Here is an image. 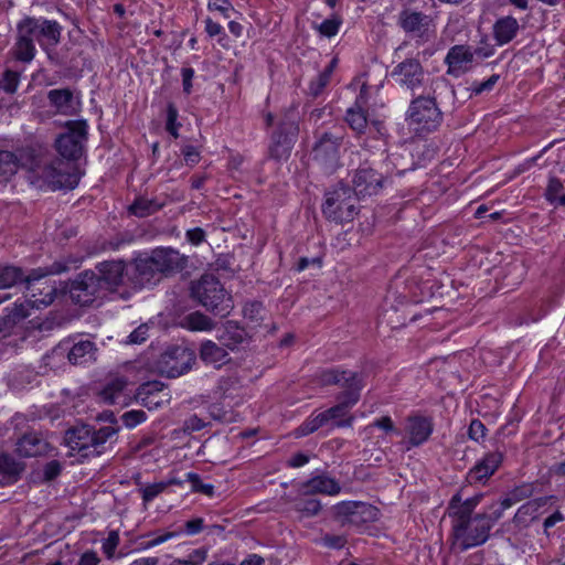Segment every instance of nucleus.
Masks as SVG:
<instances>
[{
  "label": "nucleus",
  "instance_id": "f257e3e1",
  "mask_svg": "<svg viewBox=\"0 0 565 565\" xmlns=\"http://www.w3.org/2000/svg\"><path fill=\"white\" fill-rule=\"evenodd\" d=\"M66 131L55 140V149L61 159H55L43 168L42 177L53 190L77 186L81 175L75 162L83 156L88 139V125L86 120H70L65 125Z\"/></svg>",
  "mask_w": 565,
  "mask_h": 565
},
{
  "label": "nucleus",
  "instance_id": "f03ea898",
  "mask_svg": "<svg viewBox=\"0 0 565 565\" xmlns=\"http://www.w3.org/2000/svg\"><path fill=\"white\" fill-rule=\"evenodd\" d=\"M62 26L55 20L26 15L17 23V35L11 49L13 57L30 63L36 53L35 42L46 50L61 41Z\"/></svg>",
  "mask_w": 565,
  "mask_h": 565
},
{
  "label": "nucleus",
  "instance_id": "7ed1b4c3",
  "mask_svg": "<svg viewBox=\"0 0 565 565\" xmlns=\"http://www.w3.org/2000/svg\"><path fill=\"white\" fill-rule=\"evenodd\" d=\"M117 433L118 427L115 425L103 426L99 429L79 425L66 431L65 443L72 451H77L82 457H94L105 451L106 443Z\"/></svg>",
  "mask_w": 565,
  "mask_h": 565
},
{
  "label": "nucleus",
  "instance_id": "20e7f679",
  "mask_svg": "<svg viewBox=\"0 0 565 565\" xmlns=\"http://www.w3.org/2000/svg\"><path fill=\"white\" fill-rule=\"evenodd\" d=\"M191 296L206 310L221 317H226L233 309L232 296L212 274H204L191 282Z\"/></svg>",
  "mask_w": 565,
  "mask_h": 565
},
{
  "label": "nucleus",
  "instance_id": "39448f33",
  "mask_svg": "<svg viewBox=\"0 0 565 565\" xmlns=\"http://www.w3.org/2000/svg\"><path fill=\"white\" fill-rule=\"evenodd\" d=\"M360 199L351 186L339 183L332 190L324 193V202L321 205L323 216L337 224L349 223L359 214Z\"/></svg>",
  "mask_w": 565,
  "mask_h": 565
},
{
  "label": "nucleus",
  "instance_id": "423d86ee",
  "mask_svg": "<svg viewBox=\"0 0 565 565\" xmlns=\"http://www.w3.org/2000/svg\"><path fill=\"white\" fill-rule=\"evenodd\" d=\"M444 119L436 97L418 94L407 108L405 120L417 135H427L438 129Z\"/></svg>",
  "mask_w": 565,
  "mask_h": 565
},
{
  "label": "nucleus",
  "instance_id": "0eeeda50",
  "mask_svg": "<svg viewBox=\"0 0 565 565\" xmlns=\"http://www.w3.org/2000/svg\"><path fill=\"white\" fill-rule=\"evenodd\" d=\"M396 159L397 157L395 154L388 156L380 170L374 169L366 162L362 163L355 170L352 178L353 186L351 189L356 196L359 199H363L379 194L383 189L385 181L393 173V168L391 166H396Z\"/></svg>",
  "mask_w": 565,
  "mask_h": 565
},
{
  "label": "nucleus",
  "instance_id": "6e6552de",
  "mask_svg": "<svg viewBox=\"0 0 565 565\" xmlns=\"http://www.w3.org/2000/svg\"><path fill=\"white\" fill-rule=\"evenodd\" d=\"M391 77L397 86L407 89L412 95L424 93L428 83L430 86L438 83L431 79L419 60L409 57L399 62L391 72Z\"/></svg>",
  "mask_w": 565,
  "mask_h": 565
},
{
  "label": "nucleus",
  "instance_id": "1a4fd4ad",
  "mask_svg": "<svg viewBox=\"0 0 565 565\" xmlns=\"http://www.w3.org/2000/svg\"><path fill=\"white\" fill-rule=\"evenodd\" d=\"M343 135L340 132H322L313 148L312 159L327 174H331L340 167V148Z\"/></svg>",
  "mask_w": 565,
  "mask_h": 565
},
{
  "label": "nucleus",
  "instance_id": "9d476101",
  "mask_svg": "<svg viewBox=\"0 0 565 565\" xmlns=\"http://www.w3.org/2000/svg\"><path fill=\"white\" fill-rule=\"evenodd\" d=\"M97 273L84 270L79 273L70 286L71 299L79 306H90L107 296Z\"/></svg>",
  "mask_w": 565,
  "mask_h": 565
},
{
  "label": "nucleus",
  "instance_id": "9b49d317",
  "mask_svg": "<svg viewBox=\"0 0 565 565\" xmlns=\"http://www.w3.org/2000/svg\"><path fill=\"white\" fill-rule=\"evenodd\" d=\"M299 126L295 113H288L279 121L277 129L273 132L269 157L280 161L290 156L291 149L297 140Z\"/></svg>",
  "mask_w": 565,
  "mask_h": 565
},
{
  "label": "nucleus",
  "instance_id": "f8f14e48",
  "mask_svg": "<svg viewBox=\"0 0 565 565\" xmlns=\"http://www.w3.org/2000/svg\"><path fill=\"white\" fill-rule=\"evenodd\" d=\"M490 522L486 513L473 515L472 520L452 525V534L461 551L482 545L489 539Z\"/></svg>",
  "mask_w": 565,
  "mask_h": 565
},
{
  "label": "nucleus",
  "instance_id": "ddd939ff",
  "mask_svg": "<svg viewBox=\"0 0 565 565\" xmlns=\"http://www.w3.org/2000/svg\"><path fill=\"white\" fill-rule=\"evenodd\" d=\"M334 516L342 525L361 526L377 520L379 510L362 501H342L333 507Z\"/></svg>",
  "mask_w": 565,
  "mask_h": 565
},
{
  "label": "nucleus",
  "instance_id": "4468645a",
  "mask_svg": "<svg viewBox=\"0 0 565 565\" xmlns=\"http://www.w3.org/2000/svg\"><path fill=\"white\" fill-rule=\"evenodd\" d=\"M28 296L36 308L47 307L54 301L56 288L47 278V273L41 269L33 270L25 277Z\"/></svg>",
  "mask_w": 565,
  "mask_h": 565
},
{
  "label": "nucleus",
  "instance_id": "2eb2a0df",
  "mask_svg": "<svg viewBox=\"0 0 565 565\" xmlns=\"http://www.w3.org/2000/svg\"><path fill=\"white\" fill-rule=\"evenodd\" d=\"M195 361L193 351L188 348L174 345L167 349L161 358L162 372L169 377H178L188 372Z\"/></svg>",
  "mask_w": 565,
  "mask_h": 565
},
{
  "label": "nucleus",
  "instance_id": "dca6fc26",
  "mask_svg": "<svg viewBox=\"0 0 565 565\" xmlns=\"http://www.w3.org/2000/svg\"><path fill=\"white\" fill-rule=\"evenodd\" d=\"M104 288L107 294L118 290V288L130 281V270L122 260H106L99 263L95 267Z\"/></svg>",
  "mask_w": 565,
  "mask_h": 565
},
{
  "label": "nucleus",
  "instance_id": "f3484780",
  "mask_svg": "<svg viewBox=\"0 0 565 565\" xmlns=\"http://www.w3.org/2000/svg\"><path fill=\"white\" fill-rule=\"evenodd\" d=\"M503 460L501 451H492L486 454L476 465L468 471L466 480L469 484H484L491 476L495 473Z\"/></svg>",
  "mask_w": 565,
  "mask_h": 565
},
{
  "label": "nucleus",
  "instance_id": "a211bd4d",
  "mask_svg": "<svg viewBox=\"0 0 565 565\" xmlns=\"http://www.w3.org/2000/svg\"><path fill=\"white\" fill-rule=\"evenodd\" d=\"M431 22L433 20L429 15L411 9L402 10L398 15L399 26L406 33L413 34L424 42L428 40V29Z\"/></svg>",
  "mask_w": 565,
  "mask_h": 565
},
{
  "label": "nucleus",
  "instance_id": "6ab92c4d",
  "mask_svg": "<svg viewBox=\"0 0 565 565\" xmlns=\"http://www.w3.org/2000/svg\"><path fill=\"white\" fill-rule=\"evenodd\" d=\"M482 497V494H477L462 500V490L454 494L448 505L449 516L452 518V525L472 520V512L480 503Z\"/></svg>",
  "mask_w": 565,
  "mask_h": 565
},
{
  "label": "nucleus",
  "instance_id": "aec40b11",
  "mask_svg": "<svg viewBox=\"0 0 565 565\" xmlns=\"http://www.w3.org/2000/svg\"><path fill=\"white\" fill-rule=\"evenodd\" d=\"M130 282L135 288H141L150 284L161 274L152 255L150 257L137 258L129 265Z\"/></svg>",
  "mask_w": 565,
  "mask_h": 565
},
{
  "label": "nucleus",
  "instance_id": "412c9836",
  "mask_svg": "<svg viewBox=\"0 0 565 565\" xmlns=\"http://www.w3.org/2000/svg\"><path fill=\"white\" fill-rule=\"evenodd\" d=\"M408 436V444L411 447H418L426 443L434 430V425L430 418L424 416H409L406 419L405 426Z\"/></svg>",
  "mask_w": 565,
  "mask_h": 565
},
{
  "label": "nucleus",
  "instance_id": "4be33fe9",
  "mask_svg": "<svg viewBox=\"0 0 565 565\" xmlns=\"http://www.w3.org/2000/svg\"><path fill=\"white\" fill-rule=\"evenodd\" d=\"M475 53L468 45H455L449 49L445 63L448 65L447 73L458 77L469 71L468 64L472 63Z\"/></svg>",
  "mask_w": 565,
  "mask_h": 565
},
{
  "label": "nucleus",
  "instance_id": "5701e85b",
  "mask_svg": "<svg viewBox=\"0 0 565 565\" xmlns=\"http://www.w3.org/2000/svg\"><path fill=\"white\" fill-rule=\"evenodd\" d=\"M152 257L161 274H172L186 267L188 257L181 255L179 249H153Z\"/></svg>",
  "mask_w": 565,
  "mask_h": 565
},
{
  "label": "nucleus",
  "instance_id": "b1692460",
  "mask_svg": "<svg viewBox=\"0 0 565 565\" xmlns=\"http://www.w3.org/2000/svg\"><path fill=\"white\" fill-rule=\"evenodd\" d=\"M50 105L55 108L57 114L71 116L76 111L79 105L78 99L74 96L71 88H55L47 93Z\"/></svg>",
  "mask_w": 565,
  "mask_h": 565
},
{
  "label": "nucleus",
  "instance_id": "393cba45",
  "mask_svg": "<svg viewBox=\"0 0 565 565\" xmlns=\"http://www.w3.org/2000/svg\"><path fill=\"white\" fill-rule=\"evenodd\" d=\"M299 490L306 495L315 493L337 495L341 492V486L335 479L327 475H319L302 482Z\"/></svg>",
  "mask_w": 565,
  "mask_h": 565
},
{
  "label": "nucleus",
  "instance_id": "a878e982",
  "mask_svg": "<svg viewBox=\"0 0 565 565\" xmlns=\"http://www.w3.org/2000/svg\"><path fill=\"white\" fill-rule=\"evenodd\" d=\"M200 358L209 364H213L216 367L230 361L226 349L220 343H215L211 340L202 342L200 347Z\"/></svg>",
  "mask_w": 565,
  "mask_h": 565
},
{
  "label": "nucleus",
  "instance_id": "bb28decb",
  "mask_svg": "<svg viewBox=\"0 0 565 565\" xmlns=\"http://www.w3.org/2000/svg\"><path fill=\"white\" fill-rule=\"evenodd\" d=\"M46 449L47 443L33 433L23 435L17 444V451L23 457L40 456Z\"/></svg>",
  "mask_w": 565,
  "mask_h": 565
},
{
  "label": "nucleus",
  "instance_id": "cd10ccee",
  "mask_svg": "<svg viewBox=\"0 0 565 565\" xmlns=\"http://www.w3.org/2000/svg\"><path fill=\"white\" fill-rule=\"evenodd\" d=\"M519 31V22L513 17L499 19L493 25V35L497 44L504 45L511 42Z\"/></svg>",
  "mask_w": 565,
  "mask_h": 565
},
{
  "label": "nucleus",
  "instance_id": "c85d7f7f",
  "mask_svg": "<svg viewBox=\"0 0 565 565\" xmlns=\"http://www.w3.org/2000/svg\"><path fill=\"white\" fill-rule=\"evenodd\" d=\"M164 205L166 202L157 198L147 199L145 196H137L129 205L128 212L137 217H147L163 209Z\"/></svg>",
  "mask_w": 565,
  "mask_h": 565
},
{
  "label": "nucleus",
  "instance_id": "c756f323",
  "mask_svg": "<svg viewBox=\"0 0 565 565\" xmlns=\"http://www.w3.org/2000/svg\"><path fill=\"white\" fill-rule=\"evenodd\" d=\"M339 380L340 382L337 385L344 390L339 396L349 398V395L354 394L356 396V401H359L360 392L364 386L362 375L356 372L344 370L340 371Z\"/></svg>",
  "mask_w": 565,
  "mask_h": 565
},
{
  "label": "nucleus",
  "instance_id": "7c9ffc66",
  "mask_svg": "<svg viewBox=\"0 0 565 565\" xmlns=\"http://www.w3.org/2000/svg\"><path fill=\"white\" fill-rule=\"evenodd\" d=\"M246 332L243 328L233 321H227L223 332L218 335V341L225 349L233 351L244 342Z\"/></svg>",
  "mask_w": 565,
  "mask_h": 565
},
{
  "label": "nucleus",
  "instance_id": "2f4dec72",
  "mask_svg": "<svg viewBox=\"0 0 565 565\" xmlns=\"http://www.w3.org/2000/svg\"><path fill=\"white\" fill-rule=\"evenodd\" d=\"M126 381L121 377L113 379L98 393L99 399L108 405H114L124 402V390L126 387Z\"/></svg>",
  "mask_w": 565,
  "mask_h": 565
},
{
  "label": "nucleus",
  "instance_id": "473e14b6",
  "mask_svg": "<svg viewBox=\"0 0 565 565\" xmlns=\"http://www.w3.org/2000/svg\"><path fill=\"white\" fill-rule=\"evenodd\" d=\"M95 345L92 341L85 340L75 343L68 352V360L72 364H84L93 359Z\"/></svg>",
  "mask_w": 565,
  "mask_h": 565
},
{
  "label": "nucleus",
  "instance_id": "72a5a7b5",
  "mask_svg": "<svg viewBox=\"0 0 565 565\" xmlns=\"http://www.w3.org/2000/svg\"><path fill=\"white\" fill-rule=\"evenodd\" d=\"M345 121L349 127L358 135L364 134L367 127L366 111L361 108L358 102L345 113Z\"/></svg>",
  "mask_w": 565,
  "mask_h": 565
},
{
  "label": "nucleus",
  "instance_id": "f704fd0d",
  "mask_svg": "<svg viewBox=\"0 0 565 565\" xmlns=\"http://www.w3.org/2000/svg\"><path fill=\"white\" fill-rule=\"evenodd\" d=\"M19 281H25L20 268L13 266H0V290L14 286ZM8 295H0V302L6 300Z\"/></svg>",
  "mask_w": 565,
  "mask_h": 565
},
{
  "label": "nucleus",
  "instance_id": "c9c22d12",
  "mask_svg": "<svg viewBox=\"0 0 565 565\" xmlns=\"http://www.w3.org/2000/svg\"><path fill=\"white\" fill-rule=\"evenodd\" d=\"M181 324L190 331H210L214 328L213 320L200 311L185 316Z\"/></svg>",
  "mask_w": 565,
  "mask_h": 565
},
{
  "label": "nucleus",
  "instance_id": "e433bc0d",
  "mask_svg": "<svg viewBox=\"0 0 565 565\" xmlns=\"http://www.w3.org/2000/svg\"><path fill=\"white\" fill-rule=\"evenodd\" d=\"M19 168L18 157L8 150H0V182H7L17 173Z\"/></svg>",
  "mask_w": 565,
  "mask_h": 565
},
{
  "label": "nucleus",
  "instance_id": "4c0bfd02",
  "mask_svg": "<svg viewBox=\"0 0 565 565\" xmlns=\"http://www.w3.org/2000/svg\"><path fill=\"white\" fill-rule=\"evenodd\" d=\"M338 399L339 403L335 406L324 411L328 420L347 416L349 409L358 403L356 396L354 394L349 395V398L339 396Z\"/></svg>",
  "mask_w": 565,
  "mask_h": 565
},
{
  "label": "nucleus",
  "instance_id": "58836bf2",
  "mask_svg": "<svg viewBox=\"0 0 565 565\" xmlns=\"http://www.w3.org/2000/svg\"><path fill=\"white\" fill-rule=\"evenodd\" d=\"M294 508L303 516H313L321 510V503L315 498H299L294 501Z\"/></svg>",
  "mask_w": 565,
  "mask_h": 565
},
{
  "label": "nucleus",
  "instance_id": "ea45409f",
  "mask_svg": "<svg viewBox=\"0 0 565 565\" xmlns=\"http://www.w3.org/2000/svg\"><path fill=\"white\" fill-rule=\"evenodd\" d=\"M328 422L329 420L324 412L311 416L297 428V436H306L312 434Z\"/></svg>",
  "mask_w": 565,
  "mask_h": 565
},
{
  "label": "nucleus",
  "instance_id": "a19ab883",
  "mask_svg": "<svg viewBox=\"0 0 565 565\" xmlns=\"http://www.w3.org/2000/svg\"><path fill=\"white\" fill-rule=\"evenodd\" d=\"M83 257L76 255H68L52 264L50 274H62L68 270L77 269L82 265Z\"/></svg>",
  "mask_w": 565,
  "mask_h": 565
},
{
  "label": "nucleus",
  "instance_id": "79ce46f5",
  "mask_svg": "<svg viewBox=\"0 0 565 565\" xmlns=\"http://www.w3.org/2000/svg\"><path fill=\"white\" fill-rule=\"evenodd\" d=\"M36 308L32 305L31 298L24 299L20 302H14L13 308L10 310L8 317L13 323H17L31 315V309Z\"/></svg>",
  "mask_w": 565,
  "mask_h": 565
},
{
  "label": "nucleus",
  "instance_id": "37998d69",
  "mask_svg": "<svg viewBox=\"0 0 565 565\" xmlns=\"http://www.w3.org/2000/svg\"><path fill=\"white\" fill-rule=\"evenodd\" d=\"M22 471V466L13 457L0 455V475L3 477L15 478Z\"/></svg>",
  "mask_w": 565,
  "mask_h": 565
},
{
  "label": "nucleus",
  "instance_id": "c03bdc74",
  "mask_svg": "<svg viewBox=\"0 0 565 565\" xmlns=\"http://www.w3.org/2000/svg\"><path fill=\"white\" fill-rule=\"evenodd\" d=\"M546 501H547V498H539V499L526 502L525 504L521 505L518 509L513 520L515 522L525 521L526 516L534 514L539 510L540 507H542L546 503Z\"/></svg>",
  "mask_w": 565,
  "mask_h": 565
},
{
  "label": "nucleus",
  "instance_id": "a18cd8bd",
  "mask_svg": "<svg viewBox=\"0 0 565 565\" xmlns=\"http://www.w3.org/2000/svg\"><path fill=\"white\" fill-rule=\"evenodd\" d=\"M341 24H342L341 18L338 15H333L332 18L326 19L323 22H321L318 25L317 30L319 31V33L321 35L327 36V38H332L339 32Z\"/></svg>",
  "mask_w": 565,
  "mask_h": 565
},
{
  "label": "nucleus",
  "instance_id": "49530a36",
  "mask_svg": "<svg viewBox=\"0 0 565 565\" xmlns=\"http://www.w3.org/2000/svg\"><path fill=\"white\" fill-rule=\"evenodd\" d=\"M244 317L254 322H259L264 319L265 308L259 301H250L244 306Z\"/></svg>",
  "mask_w": 565,
  "mask_h": 565
},
{
  "label": "nucleus",
  "instance_id": "de8ad7c7",
  "mask_svg": "<svg viewBox=\"0 0 565 565\" xmlns=\"http://www.w3.org/2000/svg\"><path fill=\"white\" fill-rule=\"evenodd\" d=\"M164 393V385L159 381H151L141 384L138 390L136 396H162Z\"/></svg>",
  "mask_w": 565,
  "mask_h": 565
},
{
  "label": "nucleus",
  "instance_id": "09e8293b",
  "mask_svg": "<svg viewBox=\"0 0 565 565\" xmlns=\"http://www.w3.org/2000/svg\"><path fill=\"white\" fill-rule=\"evenodd\" d=\"M167 489V483L163 481L156 482L152 484H147L140 489L141 498L143 503L151 502L154 498L161 494Z\"/></svg>",
  "mask_w": 565,
  "mask_h": 565
},
{
  "label": "nucleus",
  "instance_id": "8fccbe9b",
  "mask_svg": "<svg viewBox=\"0 0 565 565\" xmlns=\"http://www.w3.org/2000/svg\"><path fill=\"white\" fill-rule=\"evenodd\" d=\"M331 77H329L328 72H321L315 79H312L309 84V94L312 97H318L323 89L329 85Z\"/></svg>",
  "mask_w": 565,
  "mask_h": 565
},
{
  "label": "nucleus",
  "instance_id": "3c124183",
  "mask_svg": "<svg viewBox=\"0 0 565 565\" xmlns=\"http://www.w3.org/2000/svg\"><path fill=\"white\" fill-rule=\"evenodd\" d=\"M186 480L191 483L193 491L201 492L206 495H212L214 492V487L212 484L203 483L198 473H186Z\"/></svg>",
  "mask_w": 565,
  "mask_h": 565
},
{
  "label": "nucleus",
  "instance_id": "603ef678",
  "mask_svg": "<svg viewBox=\"0 0 565 565\" xmlns=\"http://www.w3.org/2000/svg\"><path fill=\"white\" fill-rule=\"evenodd\" d=\"M563 188H564L563 183L558 178L551 177L548 180V184L546 186L545 193H544L546 201L554 204L556 202L557 198L559 196L558 194L561 193Z\"/></svg>",
  "mask_w": 565,
  "mask_h": 565
},
{
  "label": "nucleus",
  "instance_id": "864d4df0",
  "mask_svg": "<svg viewBox=\"0 0 565 565\" xmlns=\"http://www.w3.org/2000/svg\"><path fill=\"white\" fill-rule=\"evenodd\" d=\"M119 544V534L116 531H110L108 536L103 541V552L107 556V558H113L115 556V551Z\"/></svg>",
  "mask_w": 565,
  "mask_h": 565
},
{
  "label": "nucleus",
  "instance_id": "5fc2aeb1",
  "mask_svg": "<svg viewBox=\"0 0 565 565\" xmlns=\"http://www.w3.org/2000/svg\"><path fill=\"white\" fill-rule=\"evenodd\" d=\"M20 74L14 71H6L1 81V86L7 93H14L19 85Z\"/></svg>",
  "mask_w": 565,
  "mask_h": 565
},
{
  "label": "nucleus",
  "instance_id": "6e6d98bb",
  "mask_svg": "<svg viewBox=\"0 0 565 565\" xmlns=\"http://www.w3.org/2000/svg\"><path fill=\"white\" fill-rule=\"evenodd\" d=\"M499 79H500V75L493 74L484 82H481V83L475 82L470 88L471 95H481L484 92L492 90Z\"/></svg>",
  "mask_w": 565,
  "mask_h": 565
},
{
  "label": "nucleus",
  "instance_id": "4d7b16f0",
  "mask_svg": "<svg viewBox=\"0 0 565 565\" xmlns=\"http://www.w3.org/2000/svg\"><path fill=\"white\" fill-rule=\"evenodd\" d=\"M147 419V415L143 411H129L121 415V420L126 427L132 428L138 424L145 422Z\"/></svg>",
  "mask_w": 565,
  "mask_h": 565
},
{
  "label": "nucleus",
  "instance_id": "13d9d810",
  "mask_svg": "<svg viewBox=\"0 0 565 565\" xmlns=\"http://www.w3.org/2000/svg\"><path fill=\"white\" fill-rule=\"evenodd\" d=\"M136 398L148 409H156L168 402V394H162V396H136Z\"/></svg>",
  "mask_w": 565,
  "mask_h": 565
},
{
  "label": "nucleus",
  "instance_id": "bf43d9fd",
  "mask_svg": "<svg viewBox=\"0 0 565 565\" xmlns=\"http://www.w3.org/2000/svg\"><path fill=\"white\" fill-rule=\"evenodd\" d=\"M205 32L210 38L220 36L218 43L223 44V40L226 38L224 29L221 24L214 22L211 18L204 20Z\"/></svg>",
  "mask_w": 565,
  "mask_h": 565
},
{
  "label": "nucleus",
  "instance_id": "052dcab7",
  "mask_svg": "<svg viewBox=\"0 0 565 565\" xmlns=\"http://www.w3.org/2000/svg\"><path fill=\"white\" fill-rule=\"evenodd\" d=\"M148 331H149V327L147 324H140L128 335L126 343H128V344L143 343L149 337Z\"/></svg>",
  "mask_w": 565,
  "mask_h": 565
},
{
  "label": "nucleus",
  "instance_id": "680f3d73",
  "mask_svg": "<svg viewBox=\"0 0 565 565\" xmlns=\"http://www.w3.org/2000/svg\"><path fill=\"white\" fill-rule=\"evenodd\" d=\"M487 428L484 424L479 419H472L469 429L468 435L472 440L480 441L486 436Z\"/></svg>",
  "mask_w": 565,
  "mask_h": 565
},
{
  "label": "nucleus",
  "instance_id": "e2e57ef3",
  "mask_svg": "<svg viewBox=\"0 0 565 565\" xmlns=\"http://www.w3.org/2000/svg\"><path fill=\"white\" fill-rule=\"evenodd\" d=\"M340 371L338 369L324 370L319 374V383L321 385H337L340 380Z\"/></svg>",
  "mask_w": 565,
  "mask_h": 565
},
{
  "label": "nucleus",
  "instance_id": "0e129e2a",
  "mask_svg": "<svg viewBox=\"0 0 565 565\" xmlns=\"http://www.w3.org/2000/svg\"><path fill=\"white\" fill-rule=\"evenodd\" d=\"M533 492H534L533 486L530 483H524V484L515 487L509 493L514 498V500L516 502H520L522 500H525V499L532 497Z\"/></svg>",
  "mask_w": 565,
  "mask_h": 565
},
{
  "label": "nucleus",
  "instance_id": "69168bd1",
  "mask_svg": "<svg viewBox=\"0 0 565 565\" xmlns=\"http://www.w3.org/2000/svg\"><path fill=\"white\" fill-rule=\"evenodd\" d=\"M184 161L188 166L193 167L200 161V152L193 146H184L181 150Z\"/></svg>",
  "mask_w": 565,
  "mask_h": 565
},
{
  "label": "nucleus",
  "instance_id": "338daca9",
  "mask_svg": "<svg viewBox=\"0 0 565 565\" xmlns=\"http://www.w3.org/2000/svg\"><path fill=\"white\" fill-rule=\"evenodd\" d=\"M232 255L230 253L222 254L217 257V259L212 264V267L215 270H231L233 271V262Z\"/></svg>",
  "mask_w": 565,
  "mask_h": 565
},
{
  "label": "nucleus",
  "instance_id": "774afa93",
  "mask_svg": "<svg viewBox=\"0 0 565 565\" xmlns=\"http://www.w3.org/2000/svg\"><path fill=\"white\" fill-rule=\"evenodd\" d=\"M205 423L198 417L196 415L190 416L188 419L184 420L183 429L188 433L199 431L202 428H204Z\"/></svg>",
  "mask_w": 565,
  "mask_h": 565
}]
</instances>
